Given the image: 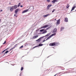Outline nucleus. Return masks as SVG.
Returning <instances> with one entry per match:
<instances>
[{"label": "nucleus", "instance_id": "obj_9", "mask_svg": "<svg viewBox=\"0 0 76 76\" xmlns=\"http://www.w3.org/2000/svg\"><path fill=\"white\" fill-rule=\"evenodd\" d=\"M52 6V4H49L47 7V10H49L50 9V7H51Z\"/></svg>", "mask_w": 76, "mask_h": 76}, {"label": "nucleus", "instance_id": "obj_41", "mask_svg": "<svg viewBox=\"0 0 76 76\" xmlns=\"http://www.w3.org/2000/svg\"><path fill=\"white\" fill-rule=\"evenodd\" d=\"M14 16H16V15L15 14L14 15Z\"/></svg>", "mask_w": 76, "mask_h": 76}, {"label": "nucleus", "instance_id": "obj_7", "mask_svg": "<svg viewBox=\"0 0 76 76\" xmlns=\"http://www.w3.org/2000/svg\"><path fill=\"white\" fill-rule=\"evenodd\" d=\"M60 19H59L58 20H57L56 22V23L57 25H60Z\"/></svg>", "mask_w": 76, "mask_h": 76}, {"label": "nucleus", "instance_id": "obj_21", "mask_svg": "<svg viewBox=\"0 0 76 76\" xmlns=\"http://www.w3.org/2000/svg\"><path fill=\"white\" fill-rule=\"evenodd\" d=\"M44 31V29H42L40 30V32H42V31Z\"/></svg>", "mask_w": 76, "mask_h": 76}, {"label": "nucleus", "instance_id": "obj_15", "mask_svg": "<svg viewBox=\"0 0 76 76\" xmlns=\"http://www.w3.org/2000/svg\"><path fill=\"white\" fill-rule=\"evenodd\" d=\"M19 9H17L15 11V14H17V13H18V12L19 11Z\"/></svg>", "mask_w": 76, "mask_h": 76}, {"label": "nucleus", "instance_id": "obj_38", "mask_svg": "<svg viewBox=\"0 0 76 76\" xmlns=\"http://www.w3.org/2000/svg\"><path fill=\"white\" fill-rule=\"evenodd\" d=\"M15 48L14 47H13L12 48V49H14V48Z\"/></svg>", "mask_w": 76, "mask_h": 76}, {"label": "nucleus", "instance_id": "obj_47", "mask_svg": "<svg viewBox=\"0 0 76 76\" xmlns=\"http://www.w3.org/2000/svg\"><path fill=\"white\" fill-rule=\"evenodd\" d=\"M4 54H5V53H4Z\"/></svg>", "mask_w": 76, "mask_h": 76}, {"label": "nucleus", "instance_id": "obj_35", "mask_svg": "<svg viewBox=\"0 0 76 76\" xmlns=\"http://www.w3.org/2000/svg\"><path fill=\"white\" fill-rule=\"evenodd\" d=\"M45 40H43V42H45Z\"/></svg>", "mask_w": 76, "mask_h": 76}, {"label": "nucleus", "instance_id": "obj_13", "mask_svg": "<svg viewBox=\"0 0 76 76\" xmlns=\"http://www.w3.org/2000/svg\"><path fill=\"white\" fill-rule=\"evenodd\" d=\"M64 21L66 22H68V18H65L64 19Z\"/></svg>", "mask_w": 76, "mask_h": 76}, {"label": "nucleus", "instance_id": "obj_26", "mask_svg": "<svg viewBox=\"0 0 76 76\" xmlns=\"http://www.w3.org/2000/svg\"><path fill=\"white\" fill-rule=\"evenodd\" d=\"M18 44H16L15 45H14V47L15 48L17 46V45H18Z\"/></svg>", "mask_w": 76, "mask_h": 76}, {"label": "nucleus", "instance_id": "obj_30", "mask_svg": "<svg viewBox=\"0 0 76 76\" xmlns=\"http://www.w3.org/2000/svg\"><path fill=\"white\" fill-rule=\"evenodd\" d=\"M8 49H9V48H7L6 49H5V51H6V50H8Z\"/></svg>", "mask_w": 76, "mask_h": 76}, {"label": "nucleus", "instance_id": "obj_22", "mask_svg": "<svg viewBox=\"0 0 76 76\" xmlns=\"http://www.w3.org/2000/svg\"><path fill=\"white\" fill-rule=\"evenodd\" d=\"M20 4H21L20 3H19L18 5V7H19V6H20Z\"/></svg>", "mask_w": 76, "mask_h": 76}, {"label": "nucleus", "instance_id": "obj_39", "mask_svg": "<svg viewBox=\"0 0 76 76\" xmlns=\"http://www.w3.org/2000/svg\"><path fill=\"white\" fill-rule=\"evenodd\" d=\"M0 12H3V10H1Z\"/></svg>", "mask_w": 76, "mask_h": 76}, {"label": "nucleus", "instance_id": "obj_14", "mask_svg": "<svg viewBox=\"0 0 76 76\" xmlns=\"http://www.w3.org/2000/svg\"><path fill=\"white\" fill-rule=\"evenodd\" d=\"M38 35L35 36L33 37V39H35V38H38Z\"/></svg>", "mask_w": 76, "mask_h": 76}, {"label": "nucleus", "instance_id": "obj_3", "mask_svg": "<svg viewBox=\"0 0 76 76\" xmlns=\"http://www.w3.org/2000/svg\"><path fill=\"white\" fill-rule=\"evenodd\" d=\"M47 27H48V25H46V26H43L40 28V29H43V28H47Z\"/></svg>", "mask_w": 76, "mask_h": 76}, {"label": "nucleus", "instance_id": "obj_8", "mask_svg": "<svg viewBox=\"0 0 76 76\" xmlns=\"http://www.w3.org/2000/svg\"><path fill=\"white\" fill-rule=\"evenodd\" d=\"M30 8H28V9L26 10H24L22 12V13H26V12H27L28 10H29V9Z\"/></svg>", "mask_w": 76, "mask_h": 76}, {"label": "nucleus", "instance_id": "obj_24", "mask_svg": "<svg viewBox=\"0 0 76 76\" xmlns=\"http://www.w3.org/2000/svg\"><path fill=\"white\" fill-rule=\"evenodd\" d=\"M23 47V45H22L21 46V47H20V48H22Z\"/></svg>", "mask_w": 76, "mask_h": 76}, {"label": "nucleus", "instance_id": "obj_28", "mask_svg": "<svg viewBox=\"0 0 76 76\" xmlns=\"http://www.w3.org/2000/svg\"><path fill=\"white\" fill-rule=\"evenodd\" d=\"M46 1H47L48 2H50V0H46Z\"/></svg>", "mask_w": 76, "mask_h": 76}, {"label": "nucleus", "instance_id": "obj_36", "mask_svg": "<svg viewBox=\"0 0 76 76\" xmlns=\"http://www.w3.org/2000/svg\"><path fill=\"white\" fill-rule=\"evenodd\" d=\"M12 49H12V48L11 49H10V51H11V50H12Z\"/></svg>", "mask_w": 76, "mask_h": 76}, {"label": "nucleus", "instance_id": "obj_27", "mask_svg": "<svg viewBox=\"0 0 76 76\" xmlns=\"http://www.w3.org/2000/svg\"><path fill=\"white\" fill-rule=\"evenodd\" d=\"M9 52V51L8 50H7L5 53V54H7Z\"/></svg>", "mask_w": 76, "mask_h": 76}, {"label": "nucleus", "instance_id": "obj_6", "mask_svg": "<svg viewBox=\"0 0 76 76\" xmlns=\"http://www.w3.org/2000/svg\"><path fill=\"white\" fill-rule=\"evenodd\" d=\"M14 8L13 7H10V12H13V11Z\"/></svg>", "mask_w": 76, "mask_h": 76}, {"label": "nucleus", "instance_id": "obj_42", "mask_svg": "<svg viewBox=\"0 0 76 76\" xmlns=\"http://www.w3.org/2000/svg\"><path fill=\"white\" fill-rule=\"evenodd\" d=\"M1 22V19H0V23Z\"/></svg>", "mask_w": 76, "mask_h": 76}, {"label": "nucleus", "instance_id": "obj_12", "mask_svg": "<svg viewBox=\"0 0 76 76\" xmlns=\"http://www.w3.org/2000/svg\"><path fill=\"white\" fill-rule=\"evenodd\" d=\"M57 1H58V0H53L52 1V3H53L54 4L55 3H56V2H57Z\"/></svg>", "mask_w": 76, "mask_h": 76}, {"label": "nucleus", "instance_id": "obj_43", "mask_svg": "<svg viewBox=\"0 0 76 76\" xmlns=\"http://www.w3.org/2000/svg\"><path fill=\"white\" fill-rule=\"evenodd\" d=\"M56 76V75H55L54 76Z\"/></svg>", "mask_w": 76, "mask_h": 76}, {"label": "nucleus", "instance_id": "obj_5", "mask_svg": "<svg viewBox=\"0 0 76 76\" xmlns=\"http://www.w3.org/2000/svg\"><path fill=\"white\" fill-rule=\"evenodd\" d=\"M42 45H43V44H40L38 46H36L34 47V48H33V49L34 48H36V47H38L39 46V47H40L41 46H42Z\"/></svg>", "mask_w": 76, "mask_h": 76}, {"label": "nucleus", "instance_id": "obj_18", "mask_svg": "<svg viewBox=\"0 0 76 76\" xmlns=\"http://www.w3.org/2000/svg\"><path fill=\"white\" fill-rule=\"evenodd\" d=\"M50 33H48L47 35L44 36V37H48L50 35Z\"/></svg>", "mask_w": 76, "mask_h": 76}, {"label": "nucleus", "instance_id": "obj_16", "mask_svg": "<svg viewBox=\"0 0 76 76\" xmlns=\"http://www.w3.org/2000/svg\"><path fill=\"white\" fill-rule=\"evenodd\" d=\"M76 6H74L73 7H72V9L71 10V12H72V11H73V10H75V8H76Z\"/></svg>", "mask_w": 76, "mask_h": 76}, {"label": "nucleus", "instance_id": "obj_34", "mask_svg": "<svg viewBox=\"0 0 76 76\" xmlns=\"http://www.w3.org/2000/svg\"><path fill=\"white\" fill-rule=\"evenodd\" d=\"M6 42L5 41L4 42V43L3 44H5L6 43Z\"/></svg>", "mask_w": 76, "mask_h": 76}, {"label": "nucleus", "instance_id": "obj_10", "mask_svg": "<svg viewBox=\"0 0 76 76\" xmlns=\"http://www.w3.org/2000/svg\"><path fill=\"white\" fill-rule=\"evenodd\" d=\"M14 9H16L18 8V6L16 5H15L13 6H12Z\"/></svg>", "mask_w": 76, "mask_h": 76}, {"label": "nucleus", "instance_id": "obj_19", "mask_svg": "<svg viewBox=\"0 0 76 76\" xmlns=\"http://www.w3.org/2000/svg\"><path fill=\"white\" fill-rule=\"evenodd\" d=\"M69 7H70V5H69V4H67V6H66V9H69Z\"/></svg>", "mask_w": 76, "mask_h": 76}, {"label": "nucleus", "instance_id": "obj_37", "mask_svg": "<svg viewBox=\"0 0 76 76\" xmlns=\"http://www.w3.org/2000/svg\"><path fill=\"white\" fill-rule=\"evenodd\" d=\"M12 49H12V48L11 49H10V51H11V50H12Z\"/></svg>", "mask_w": 76, "mask_h": 76}, {"label": "nucleus", "instance_id": "obj_23", "mask_svg": "<svg viewBox=\"0 0 76 76\" xmlns=\"http://www.w3.org/2000/svg\"><path fill=\"white\" fill-rule=\"evenodd\" d=\"M55 11H56L55 9H54L53 10V11H52V13H53Z\"/></svg>", "mask_w": 76, "mask_h": 76}, {"label": "nucleus", "instance_id": "obj_33", "mask_svg": "<svg viewBox=\"0 0 76 76\" xmlns=\"http://www.w3.org/2000/svg\"><path fill=\"white\" fill-rule=\"evenodd\" d=\"M5 50H3L2 52V53H4V51H5Z\"/></svg>", "mask_w": 76, "mask_h": 76}, {"label": "nucleus", "instance_id": "obj_2", "mask_svg": "<svg viewBox=\"0 0 76 76\" xmlns=\"http://www.w3.org/2000/svg\"><path fill=\"white\" fill-rule=\"evenodd\" d=\"M56 44V42H54L53 43H51L49 44L50 46H55Z\"/></svg>", "mask_w": 76, "mask_h": 76}, {"label": "nucleus", "instance_id": "obj_45", "mask_svg": "<svg viewBox=\"0 0 76 76\" xmlns=\"http://www.w3.org/2000/svg\"><path fill=\"white\" fill-rule=\"evenodd\" d=\"M56 20V19H55V20Z\"/></svg>", "mask_w": 76, "mask_h": 76}, {"label": "nucleus", "instance_id": "obj_31", "mask_svg": "<svg viewBox=\"0 0 76 76\" xmlns=\"http://www.w3.org/2000/svg\"><path fill=\"white\" fill-rule=\"evenodd\" d=\"M49 28L50 27H48V28H47L46 29V30H48V29H49Z\"/></svg>", "mask_w": 76, "mask_h": 76}, {"label": "nucleus", "instance_id": "obj_40", "mask_svg": "<svg viewBox=\"0 0 76 76\" xmlns=\"http://www.w3.org/2000/svg\"><path fill=\"white\" fill-rule=\"evenodd\" d=\"M21 7H23V6L22 5H21L20 6Z\"/></svg>", "mask_w": 76, "mask_h": 76}, {"label": "nucleus", "instance_id": "obj_11", "mask_svg": "<svg viewBox=\"0 0 76 76\" xmlns=\"http://www.w3.org/2000/svg\"><path fill=\"white\" fill-rule=\"evenodd\" d=\"M57 28H55L53 32V33H56V32H57Z\"/></svg>", "mask_w": 76, "mask_h": 76}, {"label": "nucleus", "instance_id": "obj_1", "mask_svg": "<svg viewBox=\"0 0 76 76\" xmlns=\"http://www.w3.org/2000/svg\"><path fill=\"white\" fill-rule=\"evenodd\" d=\"M56 35V33H54L52 35H51L46 40V41H47V40H48V39H50L53 36H54V35Z\"/></svg>", "mask_w": 76, "mask_h": 76}, {"label": "nucleus", "instance_id": "obj_25", "mask_svg": "<svg viewBox=\"0 0 76 76\" xmlns=\"http://www.w3.org/2000/svg\"><path fill=\"white\" fill-rule=\"evenodd\" d=\"M23 67H21V70H23Z\"/></svg>", "mask_w": 76, "mask_h": 76}, {"label": "nucleus", "instance_id": "obj_46", "mask_svg": "<svg viewBox=\"0 0 76 76\" xmlns=\"http://www.w3.org/2000/svg\"><path fill=\"white\" fill-rule=\"evenodd\" d=\"M20 76H21V75H20Z\"/></svg>", "mask_w": 76, "mask_h": 76}, {"label": "nucleus", "instance_id": "obj_29", "mask_svg": "<svg viewBox=\"0 0 76 76\" xmlns=\"http://www.w3.org/2000/svg\"><path fill=\"white\" fill-rule=\"evenodd\" d=\"M48 16V15H44V17H47V16Z\"/></svg>", "mask_w": 76, "mask_h": 76}, {"label": "nucleus", "instance_id": "obj_20", "mask_svg": "<svg viewBox=\"0 0 76 76\" xmlns=\"http://www.w3.org/2000/svg\"><path fill=\"white\" fill-rule=\"evenodd\" d=\"M47 31L46 30H45L42 33V34H45V33H47Z\"/></svg>", "mask_w": 76, "mask_h": 76}, {"label": "nucleus", "instance_id": "obj_17", "mask_svg": "<svg viewBox=\"0 0 76 76\" xmlns=\"http://www.w3.org/2000/svg\"><path fill=\"white\" fill-rule=\"evenodd\" d=\"M64 27H61L60 28L61 31H63V30H64Z\"/></svg>", "mask_w": 76, "mask_h": 76}, {"label": "nucleus", "instance_id": "obj_32", "mask_svg": "<svg viewBox=\"0 0 76 76\" xmlns=\"http://www.w3.org/2000/svg\"><path fill=\"white\" fill-rule=\"evenodd\" d=\"M61 70H64V68H62L61 69Z\"/></svg>", "mask_w": 76, "mask_h": 76}, {"label": "nucleus", "instance_id": "obj_4", "mask_svg": "<svg viewBox=\"0 0 76 76\" xmlns=\"http://www.w3.org/2000/svg\"><path fill=\"white\" fill-rule=\"evenodd\" d=\"M44 36H43V37H42L38 39L37 40H36V41H38V42H40V41H41V39H42V38H44Z\"/></svg>", "mask_w": 76, "mask_h": 76}, {"label": "nucleus", "instance_id": "obj_44", "mask_svg": "<svg viewBox=\"0 0 76 76\" xmlns=\"http://www.w3.org/2000/svg\"><path fill=\"white\" fill-rule=\"evenodd\" d=\"M16 16V17H18V16Z\"/></svg>", "mask_w": 76, "mask_h": 76}]
</instances>
